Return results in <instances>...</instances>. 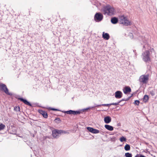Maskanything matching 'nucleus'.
I'll list each match as a JSON object with an SVG mask.
<instances>
[{
  "label": "nucleus",
  "instance_id": "nucleus-1",
  "mask_svg": "<svg viewBox=\"0 0 157 157\" xmlns=\"http://www.w3.org/2000/svg\"><path fill=\"white\" fill-rule=\"evenodd\" d=\"M102 11L105 15L107 14L108 15L111 16L114 14V9L109 5H107L103 7Z\"/></svg>",
  "mask_w": 157,
  "mask_h": 157
},
{
  "label": "nucleus",
  "instance_id": "nucleus-2",
  "mask_svg": "<svg viewBox=\"0 0 157 157\" xmlns=\"http://www.w3.org/2000/svg\"><path fill=\"white\" fill-rule=\"evenodd\" d=\"M84 112L85 111L84 109H79L76 111L70 110H69L66 111H62L63 113L70 115L80 114Z\"/></svg>",
  "mask_w": 157,
  "mask_h": 157
},
{
  "label": "nucleus",
  "instance_id": "nucleus-3",
  "mask_svg": "<svg viewBox=\"0 0 157 157\" xmlns=\"http://www.w3.org/2000/svg\"><path fill=\"white\" fill-rule=\"evenodd\" d=\"M150 52L148 50L145 51L142 54L143 59L144 62H147L151 61L150 57Z\"/></svg>",
  "mask_w": 157,
  "mask_h": 157
},
{
  "label": "nucleus",
  "instance_id": "nucleus-4",
  "mask_svg": "<svg viewBox=\"0 0 157 157\" xmlns=\"http://www.w3.org/2000/svg\"><path fill=\"white\" fill-rule=\"evenodd\" d=\"M120 24H123V25L127 26L130 25H131V22L129 20H128L127 18L124 16H122L120 18Z\"/></svg>",
  "mask_w": 157,
  "mask_h": 157
},
{
  "label": "nucleus",
  "instance_id": "nucleus-5",
  "mask_svg": "<svg viewBox=\"0 0 157 157\" xmlns=\"http://www.w3.org/2000/svg\"><path fill=\"white\" fill-rule=\"evenodd\" d=\"M103 15L100 13H96L94 16V20L97 22L101 21L103 19Z\"/></svg>",
  "mask_w": 157,
  "mask_h": 157
},
{
  "label": "nucleus",
  "instance_id": "nucleus-6",
  "mask_svg": "<svg viewBox=\"0 0 157 157\" xmlns=\"http://www.w3.org/2000/svg\"><path fill=\"white\" fill-rule=\"evenodd\" d=\"M139 81L144 83H146L148 80V75H142L139 78Z\"/></svg>",
  "mask_w": 157,
  "mask_h": 157
},
{
  "label": "nucleus",
  "instance_id": "nucleus-7",
  "mask_svg": "<svg viewBox=\"0 0 157 157\" xmlns=\"http://www.w3.org/2000/svg\"><path fill=\"white\" fill-rule=\"evenodd\" d=\"M15 98L17 99L20 100L21 101L23 102L25 104L27 105L30 106H32V104L29 101H28L26 99H24L22 98H20L19 96L17 95L15 97Z\"/></svg>",
  "mask_w": 157,
  "mask_h": 157
},
{
  "label": "nucleus",
  "instance_id": "nucleus-8",
  "mask_svg": "<svg viewBox=\"0 0 157 157\" xmlns=\"http://www.w3.org/2000/svg\"><path fill=\"white\" fill-rule=\"evenodd\" d=\"M0 87L6 94L10 96L12 95V93L9 92L8 90L6 85L3 84H0Z\"/></svg>",
  "mask_w": 157,
  "mask_h": 157
},
{
  "label": "nucleus",
  "instance_id": "nucleus-9",
  "mask_svg": "<svg viewBox=\"0 0 157 157\" xmlns=\"http://www.w3.org/2000/svg\"><path fill=\"white\" fill-rule=\"evenodd\" d=\"M59 130L56 129H55L52 131V135L53 137L55 138H58V135L60 134V132Z\"/></svg>",
  "mask_w": 157,
  "mask_h": 157
},
{
  "label": "nucleus",
  "instance_id": "nucleus-10",
  "mask_svg": "<svg viewBox=\"0 0 157 157\" xmlns=\"http://www.w3.org/2000/svg\"><path fill=\"white\" fill-rule=\"evenodd\" d=\"M123 96L122 92L120 91H117L115 93V97L117 99H120Z\"/></svg>",
  "mask_w": 157,
  "mask_h": 157
},
{
  "label": "nucleus",
  "instance_id": "nucleus-11",
  "mask_svg": "<svg viewBox=\"0 0 157 157\" xmlns=\"http://www.w3.org/2000/svg\"><path fill=\"white\" fill-rule=\"evenodd\" d=\"M38 112L42 114L43 117L45 118H47L48 117V114L47 113L42 110L39 109L38 110Z\"/></svg>",
  "mask_w": 157,
  "mask_h": 157
},
{
  "label": "nucleus",
  "instance_id": "nucleus-12",
  "mask_svg": "<svg viewBox=\"0 0 157 157\" xmlns=\"http://www.w3.org/2000/svg\"><path fill=\"white\" fill-rule=\"evenodd\" d=\"M124 93L125 94H127L128 93H130L131 91V89L129 86H125L123 89Z\"/></svg>",
  "mask_w": 157,
  "mask_h": 157
},
{
  "label": "nucleus",
  "instance_id": "nucleus-13",
  "mask_svg": "<svg viewBox=\"0 0 157 157\" xmlns=\"http://www.w3.org/2000/svg\"><path fill=\"white\" fill-rule=\"evenodd\" d=\"M118 18L116 17H113L111 19V22L113 24H116L118 22Z\"/></svg>",
  "mask_w": 157,
  "mask_h": 157
},
{
  "label": "nucleus",
  "instance_id": "nucleus-14",
  "mask_svg": "<svg viewBox=\"0 0 157 157\" xmlns=\"http://www.w3.org/2000/svg\"><path fill=\"white\" fill-rule=\"evenodd\" d=\"M104 121L105 123L109 124L111 121V118L109 116H106L104 118Z\"/></svg>",
  "mask_w": 157,
  "mask_h": 157
},
{
  "label": "nucleus",
  "instance_id": "nucleus-15",
  "mask_svg": "<svg viewBox=\"0 0 157 157\" xmlns=\"http://www.w3.org/2000/svg\"><path fill=\"white\" fill-rule=\"evenodd\" d=\"M102 37L104 39L108 40L110 38V36L108 33H105L104 32H103L102 34Z\"/></svg>",
  "mask_w": 157,
  "mask_h": 157
},
{
  "label": "nucleus",
  "instance_id": "nucleus-16",
  "mask_svg": "<svg viewBox=\"0 0 157 157\" xmlns=\"http://www.w3.org/2000/svg\"><path fill=\"white\" fill-rule=\"evenodd\" d=\"M105 127L106 129L110 131H113V127L108 124H105Z\"/></svg>",
  "mask_w": 157,
  "mask_h": 157
},
{
  "label": "nucleus",
  "instance_id": "nucleus-17",
  "mask_svg": "<svg viewBox=\"0 0 157 157\" xmlns=\"http://www.w3.org/2000/svg\"><path fill=\"white\" fill-rule=\"evenodd\" d=\"M124 149L126 151L130 150V145L128 144H126L124 147Z\"/></svg>",
  "mask_w": 157,
  "mask_h": 157
},
{
  "label": "nucleus",
  "instance_id": "nucleus-18",
  "mask_svg": "<svg viewBox=\"0 0 157 157\" xmlns=\"http://www.w3.org/2000/svg\"><path fill=\"white\" fill-rule=\"evenodd\" d=\"M143 99L144 101L145 102H146L149 99V97L148 95H145Z\"/></svg>",
  "mask_w": 157,
  "mask_h": 157
},
{
  "label": "nucleus",
  "instance_id": "nucleus-19",
  "mask_svg": "<svg viewBox=\"0 0 157 157\" xmlns=\"http://www.w3.org/2000/svg\"><path fill=\"white\" fill-rule=\"evenodd\" d=\"M54 121L57 124H59L61 122V120L59 118L57 117L55 119Z\"/></svg>",
  "mask_w": 157,
  "mask_h": 157
},
{
  "label": "nucleus",
  "instance_id": "nucleus-20",
  "mask_svg": "<svg viewBox=\"0 0 157 157\" xmlns=\"http://www.w3.org/2000/svg\"><path fill=\"white\" fill-rule=\"evenodd\" d=\"M86 129L89 132L93 133L94 128H93L88 127H86Z\"/></svg>",
  "mask_w": 157,
  "mask_h": 157
},
{
  "label": "nucleus",
  "instance_id": "nucleus-21",
  "mask_svg": "<svg viewBox=\"0 0 157 157\" xmlns=\"http://www.w3.org/2000/svg\"><path fill=\"white\" fill-rule=\"evenodd\" d=\"M120 140L121 142H125L126 140V138L125 137L122 136L120 138Z\"/></svg>",
  "mask_w": 157,
  "mask_h": 157
},
{
  "label": "nucleus",
  "instance_id": "nucleus-22",
  "mask_svg": "<svg viewBox=\"0 0 157 157\" xmlns=\"http://www.w3.org/2000/svg\"><path fill=\"white\" fill-rule=\"evenodd\" d=\"M155 89L150 91V94L152 96H154L155 95Z\"/></svg>",
  "mask_w": 157,
  "mask_h": 157
},
{
  "label": "nucleus",
  "instance_id": "nucleus-23",
  "mask_svg": "<svg viewBox=\"0 0 157 157\" xmlns=\"http://www.w3.org/2000/svg\"><path fill=\"white\" fill-rule=\"evenodd\" d=\"M5 127V125L2 123L0 124V131L3 130Z\"/></svg>",
  "mask_w": 157,
  "mask_h": 157
},
{
  "label": "nucleus",
  "instance_id": "nucleus-24",
  "mask_svg": "<svg viewBox=\"0 0 157 157\" xmlns=\"http://www.w3.org/2000/svg\"><path fill=\"white\" fill-rule=\"evenodd\" d=\"M125 156L126 157H132V155L131 153L127 152L125 153Z\"/></svg>",
  "mask_w": 157,
  "mask_h": 157
},
{
  "label": "nucleus",
  "instance_id": "nucleus-25",
  "mask_svg": "<svg viewBox=\"0 0 157 157\" xmlns=\"http://www.w3.org/2000/svg\"><path fill=\"white\" fill-rule=\"evenodd\" d=\"M49 109L51 110H53V111H61L62 112V111H61V110H60L58 109H55L54 108H51V107H49Z\"/></svg>",
  "mask_w": 157,
  "mask_h": 157
},
{
  "label": "nucleus",
  "instance_id": "nucleus-26",
  "mask_svg": "<svg viewBox=\"0 0 157 157\" xmlns=\"http://www.w3.org/2000/svg\"><path fill=\"white\" fill-rule=\"evenodd\" d=\"M60 132V134L62 133L68 134L69 132H66L63 130H59Z\"/></svg>",
  "mask_w": 157,
  "mask_h": 157
},
{
  "label": "nucleus",
  "instance_id": "nucleus-27",
  "mask_svg": "<svg viewBox=\"0 0 157 157\" xmlns=\"http://www.w3.org/2000/svg\"><path fill=\"white\" fill-rule=\"evenodd\" d=\"M99 132V131L98 130L94 128L93 133L94 134H97Z\"/></svg>",
  "mask_w": 157,
  "mask_h": 157
},
{
  "label": "nucleus",
  "instance_id": "nucleus-28",
  "mask_svg": "<svg viewBox=\"0 0 157 157\" xmlns=\"http://www.w3.org/2000/svg\"><path fill=\"white\" fill-rule=\"evenodd\" d=\"M14 110L17 111H20V108L19 106H15L14 107Z\"/></svg>",
  "mask_w": 157,
  "mask_h": 157
},
{
  "label": "nucleus",
  "instance_id": "nucleus-29",
  "mask_svg": "<svg viewBox=\"0 0 157 157\" xmlns=\"http://www.w3.org/2000/svg\"><path fill=\"white\" fill-rule=\"evenodd\" d=\"M94 107H95V106H91V107H87V108L84 109V111H85L86 110H88V109H92L93 108H94Z\"/></svg>",
  "mask_w": 157,
  "mask_h": 157
},
{
  "label": "nucleus",
  "instance_id": "nucleus-30",
  "mask_svg": "<svg viewBox=\"0 0 157 157\" xmlns=\"http://www.w3.org/2000/svg\"><path fill=\"white\" fill-rule=\"evenodd\" d=\"M140 101L138 100H136L134 102V104L136 105H139L140 104Z\"/></svg>",
  "mask_w": 157,
  "mask_h": 157
},
{
  "label": "nucleus",
  "instance_id": "nucleus-31",
  "mask_svg": "<svg viewBox=\"0 0 157 157\" xmlns=\"http://www.w3.org/2000/svg\"><path fill=\"white\" fill-rule=\"evenodd\" d=\"M119 102L118 101L116 103H111V105H119Z\"/></svg>",
  "mask_w": 157,
  "mask_h": 157
},
{
  "label": "nucleus",
  "instance_id": "nucleus-32",
  "mask_svg": "<svg viewBox=\"0 0 157 157\" xmlns=\"http://www.w3.org/2000/svg\"><path fill=\"white\" fill-rule=\"evenodd\" d=\"M102 106H108L109 107L110 105H111V103L107 104H101Z\"/></svg>",
  "mask_w": 157,
  "mask_h": 157
},
{
  "label": "nucleus",
  "instance_id": "nucleus-33",
  "mask_svg": "<svg viewBox=\"0 0 157 157\" xmlns=\"http://www.w3.org/2000/svg\"><path fill=\"white\" fill-rule=\"evenodd\" d=\"M132 94L131 96L128 97L126 99L125 98V101H128L130 99V98L132 96Z\"/></svg>",
  "mask_w": 157,
  "mask_h": 157
},
{
  "label": "nucleus",
  "instance_id": "nucleus-34",
  "mask_svg": "<svg viewBox=\"0 0 157 157\" xmlns=\"http://www.w3.org/2000/svg\"><path fill=\"white\" fill-rule=\"evenodd\" d=\"M130 38L131 39H132L133 38V36L132 33H130L129 34Z\"/></svg>",
  "mask_w": 157,
  "mask_h": 157
},
{
  "label": "nucleus",
  "instance_id": "nucleus-35",
  "mask_svg": "<svg viewBox=\"0 0 157 157\" xmlns=\"http://www.w3.org/2000/svg\"><path fill=\"white\" fill-rule=\"evenodd\" d=\"M150 52L152 53L154 52V53H155V52L153 48H152L150 49Z\"/></svg>",
  "mask_w": 157,
  "mask_h": 157
},
{
  "label": "nucleus",
  "instance_id": "nucleus-36",
  "mask_svg": "<svg viewBox=\"0 0 157 157\" xmlns=\"http://www.w3.org/2000/svg\"><path fill=\"white\" fill-rule=\"evenodd\" d=\"M123 101H125V98H122V99L121 100L119 101V103H120Z\"/></svg>",
  "mask_w": 157,
  "mask_h": 157
},
{
  "label": "nucleus",
  "instance_id": "nucleus-37",
  "mask_svg": "<svg viewBox=\"0 0 157 157\" xmlns=\"http://www.w3.org/2000/svg\"><path fill=\"white\" fill-rule=\"evenodd\" d=\"M141 154H137L135 157H140Z\"/></svg>",
  "mask_w": 157,
  "mask_h": 157
},
{
  "label": "nucleus",
  "instance_id": "nucleus-38",
  "mask_svg": "<svg viewBox=\"0 0 157 157\" xmlns=\"http://www.w3.org/2000/svg\"><path fill=\"white\" fill-rule=\"evenodd\" d=\"M116 138L115 137H113L112 138H111L112 140V141H114L115 140Z\"/></svg>",
  "mask_w": 157,
  "mask_h": 157
},
{
  "label": "nucleus",
  "instance_id": "nucleus-39",
  "mask_svg": "<svg viewBox=\"0 0 157 157\" xmlns=\"http://www.w3.org/2000/svg\"><path fill=\"white\" fill-rule=\"evenodd\" d=\"M140 157H146L141 154V155H140Z\"/></svg>",
  "mask_w": 157,
  "mask_h": 157
},
{
  "label": "nucleus",
  "instance_id": "nucleus-40",
  "mask_svg": "<svg viewBox=\"0 0 157 157\" xmlns=\"http://www.w3.org/2000/svg\"><path fill=\"white\" fill-rule=\"evenodd\" d=\"M125 104V103H123V104H120L119 105H121V106H123V105H124Z\"/></svg>",
  "mask_w": 157,
  "mask_h": 157
},
{
  "label": "nucleus",
  "instance_id": "nucleus-41",
  "mask_svg": "<svg viewBox=\"0 0 157 157\" xmlns=\"http://www.w3.org/2000/svg\"><path fill=\"white\" fill-rule=\"evenodd\" d=\"M97 107H99V106H102L101 105H97Z\"/></svg>",
  "mask_w": 157,
  "mask_h": 157
},
{
  "label": "nucleus",
  "instance_id": "nucleus-42",
  "mask_svg": "<svg viewBox=\"0 0 157 157\" xmlns=\"http://www.w3.org/2000/svg\"><path fill=\"white\" fill-rule=\"evenodd\" d=\"M95 105L94 106H95V107L97 106V104H95Z\"/></svg>",
  "mask_w": 157,
  "mask_h": 157
},
{
  "label": "nucleus",
  "instance_id": "nucleus-43",
  "mask_svg": "<svg viewBox=\"0 0 157 157\" xmlns=\"http://www.w3.org/2000/svg\"><path fill=\"white\" fill-rule=\"evenodd\" d=\"M136 51V50H133V52L135 53V52Z\"/></svg>",
  "mask_w": 157,
  "mask_h": 157
},
{
  "label": "nucleus",
  "instance_id": "nucleus-44",
  "mask_svg": "<svg viewBox=\"0 0 157 157\" xmlns=\"http://www.w3.org/2000/svg\"><path fill=\"white\" fill-rule=\"evenodd\" d=\"M143 47H144V48H145V46H143Z\"/></svg>",
  "mask_w": 157,
  "mask_h": 157
},
{
  "label": "nucleus",
  "instance_id": "nucleus-45",
  "mask_svg": "<svg viewBox=\"0 0 157 157\" xmlns=\"http://www.w3.org/2000/svg\"><path fill=\"white\" fill-rule=\"evenodd\" d=\"M119 124H118V126H119Z\"/></svg>",
  "mask_w": 157,
  "mask_h": 157
}]
</instances>
